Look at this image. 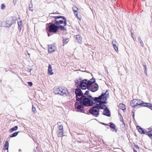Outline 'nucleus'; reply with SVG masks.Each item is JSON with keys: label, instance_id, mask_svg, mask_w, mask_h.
Returning <instances> with one entry per match:
<instances>
[{"label": "nucleus", "instance_id": "3", "mask_svg": "<svg viewBox=\"0 0 152 152\" xmlns=\"http://www.w3.org/2000/svg\"><path fill=\"white\" fill-rule=\"evenodd\" d=\"M109 96V93L108 92L107 90L104 93L102 92L100 95L98 97H93L91 99L89 106H91L96 103H97L99 106H100L103 108L101 109H104V107H106L105 104H106L107 102L106 100L107 97Z\"/></svg>", "mask_w": 152, "mask_h": 152}, {"label": "nucleus", "instance_id": "60", "mask_svg": "<svg viewBox=\"0 0 152 152\" xmlns=\"http://www.w3.org/2000/svg\"><path fill=\"white\" fill-rule=\"evenodd\" d=\"M151 145H152V142H151Z\"/></svg>", "mask_w": 152, "mask_h": 152}, {"label": "nucleus", "instance_id": "12", "mask_svg": "<svg viewBox=\"0 0 152 152\" xmlns=\"http://www.w3.org/2000/svg\"><path fill=\"white\" fill-rule=\"evenodd\" d=\"M136 106H140V107H142L143 105V101L139 99H134Z\"/></svg>", "mask_w": 152, "mask_h": 152}, {"label": "nucleus", "instance_id": "44", "mask_svg": "<svg viewBox=\"0 0 152 152\" xmlns=\"http://www.w3.org/2000/svg\"><path fill=\"white\" fill-rule=\"evenodd\" d=\"M18 25H22V21H21L19 22H18Z\"/></svg>", "mask_w": 152, "mask_h": 152}, {"label": "nucleus", "instance_id": "54", "mask_svg": "<svg viewBox=\"0 0 152 152\" xmlns=\"http://www.w3.org/2000/svg\"><path fill=\"white\" fill-rule=\"evenodd\" d=\"M19 152H20V151H22V150L21 149H19Z\"/></svg>", "mask_w": 152, "mask_h": 152}, {"label": "nucleus", "instance_id": "57", "mask_svg": "<svg viewBox=\"0 0 152 152\" xmlns=\"http://www.w3.org/2000/svg\"><path fill=\"white\" fill-rule=\"evenodd\" d=\"M118 114H119V115H120L121 116V113H118Z\"/></svg>", "mask_w": 152, "mask_h": 152}, {"label": "nucleus", "instance_id": "24", "mask_svg": "<svg viewBox=\"0 0 152 152\" xmlns=\"http://www.w3.org/2000/svg\"><path fill=\"white\" fill-rule=\"evenodd\" d=\"M119 106V107L123 111L126 110L125 105L123 104H120Z\"/></svg>", "mask_w": 152, "mask_h": 152}, {"label": "nucleus", "instance_id": "56", "mask_svg": "<svg viewBox=\"0 0 152 152\" xmlns=\"http://www.w3.org/2000/svg\"><path fill=\"white\" fill-rule=\"evenodd\" d=\"M133 40L135 41V38H134V37H133Z\"/></svg>", "mask_w": 152, "mask_h": 152}, {"label": "nucleus", "instance_id": "19", "mask_svg": "<svg viewBox=\"0 0 152 152\" xmlns=\"http://www.w3.org/2000/svg\"><path fill=\"white\" fill-rule=\"evenodd\" d=\"M9 146V144L8 141H6L5 142V144L4 145V148L3 149L4 150H7V151L8 152V148Z\"/></svg>", "mask_w": 152, "mask_h": 152}, {"label": "nucleus", "instance_id": "10", "mask_svg": "<svg viewBox=\"0 0 152 152\" xmlns=\"http://www.w3.org/2000/svg\"><path fill=\"white\" fill-rule=\"evenodd\" d=\"M82 78L80 77L78 79L75 80V85L77 88H81L82 89Z\"/></svg>", "mask_w": 152, "mask_h": 152}, {"label": "nucleus", "instance_id": "53", "mask_svg": "<svg viewBox=\"0 0 152 152\" xmlns=\"http://www.w3.org/2000/svg\"><path fill=\"white\" fill-rule=\"evenodd\" d=\"M148 137H149L151 140H152V135L151 136H150Z\"/></svg>", "mask_w": 152, "mask_h": 152}, {"label": "nucleus", "instance_id": "50", "mask_svg": "<svg viewBox=\"0 0 152 152\" xmlns=\"http://www.w3.org/2000/svg\"><path fill=\"white\" fill-rule=\"evenodd\" d=\"M32 70V69H28V71L30 72H31V71Z\"/></svg>", "mask_w": 152, "mask_h": 152}, {"label": "nucleus", "instance_id": "5", "mask_svg": "<svg viewBox=\"0 0 152 152\" xmlns=\"http://www.w3.org/2000/svg\"><path fill=\"white\" fill-rule=\"evenodd\" d=\"M96 82L95 79L93 77L89 80L87 79L82 80V90L88 89L90 84L94 83Z\"/></svg>", "mask_w": 152, "mask_h": 152}, {"label": "nucleus", "instance_id": "20", "mask_svg": "<svg viewBox=\"0 0 152 152\" xmlns=\"http://www.w3.org/2000/svg\"><path fill=\"white\" fill-rule=\"evenodd\" d=\"M57 125L58 126L59 130L58 131H64L63 126L61 124V123H58Z\"/></svg>", "mask_w": 152, "mask_h": 152}, {"label": "nucleus", "instance_id": "37", "mask_svg": "<svg viewBox=\"0 0 152 152\" xmlns=\"http://www.w3.org/2000/svg\"><path fill=\"white\" fill-rule=\"evenodd\" d=\"M120 121L122 122L123 123V124H124V122L123 121V118L121 115V116H120Z\"/></svg>", "mask_w": 152, "mask_h": 152}, {"label": "nucleus", "instance_id": "6", "mask_svg": "<svg viewBox=\"0 0 152 152\" xmlns=\"http://www.w3.org/2000/svg\"><path fill=\"white\" fill-rule=\"evenodd\" d=\"M16 20V17L13 16L8 18L5 22V26L7 27H10L15 23Z\"/></svg>", "mask_w": 152, "mask_h": 152}, {"label": "nucleus", "instance_id": "43", "mask_svg": "<svg viewBox=\"0 0 152 152\" xmlns=\"http://www.w3.org/2000/svg\"><path fill=\"white\" fill-rule=\"evenodd\" d=\"M22 25H18V28H19L20 31L21 30V28L22 27Z\"/></svg>", "mask_w": 152, "mask_h": 152}, {"label": "nucleus", "instance_id": "40", "mask_svg": "<svg viewBox=\"0 0 152 152\" xmlns=\"http://www.w3.org/2000/svg\"><path fill=\"white\" fill-rule=\"evenodd\" d=\"M116 43H117V42L115 40H113L112 42V45L113 44H116Z\"/></svg>", "mask_w": 152, "mask_h": 152}, {"label": "nucleus", "instance_id": "11", "mask_svg": "<svg viewBox=\"0 0 152 152\" xmlns=\"http://www.w3.org/2000/svg\"><path fill=\"white\" fill-rule=\"evenodd\" d=\"M104 110L102 113V114L108 117H110L111 116L110 111L107 107H106L105 108H104Z\"/></svg>", "mask_w": 152, "mask_h": 152}, {"label": "nucleus", "instance_id": "29", "mask_svg": "<svg viewBox=\"0 0 152 152\" xmlns=\"http://www.w3.org/2000/svg\"><path fill=\"white\" fill-rule=\"evenodd\" d=\"M69 39H64L63 40V45L64 46V45L66 44L69 42Z\"/></svg>", "mask_w": 152, "mask_h": 152}, {"label": "nucleus", "instance_id": "48", "mask_svg": "<svg viewBox=\"0 0 152 152\" xmlns=\"http://www.w3.org/2000/svg\"><path fill=\"white\" fill-rule=\"evenodd\" d=\"M101 124H102L103 125H106V126H108V124H105V123H102Z\"/></svg>", "mask_w": 152, "mask_h": 152}, {"label": "nucleus", "instance_id": "38", "mask_svg": "<svg viewBox=\"0 0 152 152\" xmlns=\"http://www.w3.org/2000/svg\"><path fill=\"white\" fill-rule=\"evenodd\" d=\"M135 110L134 109L132 110V117H133L134 118L135 114H134V111Z\"/></svg>", "mask_w": 152, "mask_h": 152}, {"label": "nucleus", "instance_id": "1", "mask_svg": "<svg viewBox=\"0 0 152 152\" xmlns=\"http://www.w3.org/2000/svg\"><path fill=\"white\" fill-rule=\"evenodd\" d=\"M81 89L79 88H73L71 89V91L75 95L76 100L75 104V109H77V111L84 113V107L89 106L92 96L89 94L88 90L86 91L83 93Z\"/></svg>", "mask_w": 152, "mask_h": 152}, {"label": "nucleus", "instance_id": "23", "mask_svg": "<svg viewBox=\"0 0 152 152\" xmlns=\"http://www.w3.org/2000/svg\"><path fill=\"white\" fill-rule=\"evenodd\" d=\"M64 131H58V137H62L63 136Z\"/></svg>", "mask_w": 152, "mask_h": 152}, {"label": "nucleus", "instance_id": "8", "mask_svg": "<svg viewBox=\"0 0 152 152\" xmlns=\"http://www.w3.org/2000/svg\"><path fill=\"white\" fill-rule=\"evenodd\" d=\"M60 95L66 96L68 94H69L70 92L66 88L63 87H60Z\"/></svg>", "mask_w": 152, "mask_h": 152}, {"label": "nucleus", "instance_id": "58", "mask_svg": "<svg viewBox=\"0 0 152 152\" xmlns=\"http://www.w3.org/2000/svg\"><path fill=\"white\" fill-rule=\"evenodd\" d=\"M28 55L29 56H30V53H28Z\"/></svg>", "mask_w": 152, "mask_h": 152}, {"label": "nucleus", "instance_id": "42", "mask_svg": "<svg viewBox=\"0 0 152 152\" xmlns=\"http://www.w3.org/2000/svg\"><path fill=\"white\" fill-rule=\"evenodd\" d=\"M144 72L145 73L146 75H147V68H145Z\"/></svg>", "mask_w": 152, "mask_h": 152}, {"label": "nucleus", "instance_id": "30", "mask_svg": "<svg viewBox=\"0 0 152 152\" xmlns=\"http://www.w3.org/2000/svg\"><path fill=\"white\" fill-rule=\"evenodd\" d=\"M147 135H148V136H151L152 135V128L148 132H147Z\"/></svg>", "mask_w": 152, "mask_h": 152}, {"label": "nucleus", "instance_id": "55", "mask_svg": "<svg viewBox=\"0 0 152 152\" xmlns=\"http://www.w3.org/2000/svg\"><path fill=\"white\" fill-rule=\"evenodd\" d=\"M50 36V35L49 33H48V37H49Z\"/></svg>", "mask_w": 152, "mask_h": 152}, {"label": "nucleus", "instance_id": "45", "mask_svg": "<svg viewBox=\"0 0 152 152\" xmlns=\"http://www.w3.org/2000/svg\"><path fill=\"white\" fill-rule=\"evenodd\" d=\"M17 1V0H13V3L14 4V5H15L16 4Z\"/></svg>", "mask_w": 152, "mask_h": 152}, {"label": "nucleus", "instance_id": "15", "mask_svg": "<svg viewBox=\"0 0 152 152\" xmlns=\"http://www.w3.org/2000/svg\"><path fill=\"white\" fill-rule=\"evenodd\" d=\"M146 107L149 108H152V104L149 102H145L143 101V105H142V107Z\"/></svg>", "mask_w": 152, "mask_h": 152}, {"label": "nucleus", "instance_id": "36", "mask_svg": "<svg viewBox=\"0 0 152 152\" xmlns=\"http://www.w3.org/2000/svg\"><path fill=\"white\" fill-rule=\"evenodd\" d=\"M5 7V6L4 4H1V10H4Z\"/></svg>", "mask_w": 152, "mask_h": 152}, {"label": "nucleus", "instance_id": "21", "mask_svg": "<svg viewBox=\"0 0 152 152\" xmlns=\"http://www.w3.org/2000/svg\"><path fill=\"white\" fill-rule=\"evenodd\" d=\"M18 129V126H15L14 127H12L9 130V132L10 133H12L13 132V131H15L17 130Z\"/></svg>", "mask_w": 152, "mask_h": 152}, {"label": "nucleus", "instance_id": "27", "mask_svg": "<svg viewBox=\"0 0 152 152\" xmlns=\"http://www.w3.org/2000/svg\"><path fill=\"white\" fill-rule=\"evenodd\" d=\"M135 101L134 99L132 100H131L130 102V104L131 106L132 107H136L135 104L134 103Z\"/></svg>", "mask_w": 152, "mask_h": 152}, {"label": "nucleus", "instance_id": "52", "mask_svg": "<svg viewBox=\"0 0 152 152\" xmlns=\"http://www.w3.org/2000/svg\"><path fill=\"white\" fill-rule=\"evenodd\" d=\"M33 152H36V150L35 149H33Z\"/></svg>", "mask_w": 152, "mask_h": 152}, {"label": "nucleus", "instance_id": "4", "mask_svg": "<svg viewBox=\"0 0 152 152\" xmlns=\"http://www.w3.org/2000/svg\"><path fill=\"white\" fill-rule=\"evenodd\" d=\"M94 104V106L89 109V112L93 116L97 117L99 114L100 109H101L103 107L100 106H99L97 103H96Z\"/></svg>", "mask_w": 152, "mask_h": 152}, {"label": "nucleus", "instance_id": "2", "mask_svg": "<svg viewBox=\"0 0 152 152\" xmlns=\"http://www.w3.org/2000/svg\"><path fill=\"white\" fill-rule=\"evenodd\" d=\"M50 16L55 18H53L52 21L49 23L50 25L49 26L48 31L56 33L58 29L63 31L66 30L65 27L67 25V20L64 16L60 15Z\"/></svg>", "mask_w": 152, "mask_h": 152}, {"label": "nucleus", "instance_id": "59", "mask_svg": "<svg viewBox=\"0 0 152 152\" xmlns=\"http://www.w3.org/2000/svg\"><path fill=\"white\" fill-rule=\"evenodd\" d=\"M148 129H150V128H149Z\"/></svg>", "mask_w": 152, "mask_h": 152}, {"label": "nucleus", "instance_id": "46", "mask_svg": "<svg viewBox=\"0 0 152 152\" xmlns=\"http://www.w3.org/2000/svg\"><path fill=\"white\" fill-rule=\"evenodd\" d=\"M142 65L145 68H147V66L145 63H143L142 64Z\"/></svg>", "mask_w": 152, "mask_h": 152}, {"label": "nucleus", "instance_id": "35", "mask_svg": "<svg viewBox=\"0 0 152 152\" xmlns=\"http://www.w3.org/2000/svg\"><path fill=\"white\" fill-rule=\"evenodd\" d=\"M32 111L34 113H35L37 111H36V108L32 105Z\"/></svg>", "mask_w": 152, "mask_h": 152}, {"label": "nucleus", "instance_id": "49", "mask_svg": "<svg viewBox=\"0 0 152 152\" xmlns=\"http://www.w3.org/2000/svg\"><path fill=\"white\" fill-rule=\"evenodd\" d=\"M133 150L134 151V152H137V151L134 148H133Z\"/></svg>", "mask_w": 152, "mask_h": 152}, {"label": "nucleus", "instance_id": "31", "mask_svg": "<svg viewBox=\"0 0 152 152\" xmlns=\"http://www.w3.org/2000/svg\"><path fill=\"white\" fill-rule=\"evenodd\" d=\"M31 3L29 4V10L32 11H33L34 10L33 8L32 7L33 5L32 4H31Z\"/></svg>", "mask_w": 152, "mask_h": 152}, {"label": "nucleus", "instance_id": "22", "mask_svg": "<svg viewBox=\"0 0 152 152\" xmlns=\"http://www.w3.org/2000/svg\"><path fill=\"white\" fill-rule=\"evenodd\" d=\"M54 14V13H50L49 14V17H48V18L49 17V18L48 19V21L49 22H51V21H52V19H53V18H55L54 17H51L50 16H54L53 15Z\"/></svg>", "mask_w": 152, "mask_h": 152}, {"label": "nucleus", "instance_id": "33", "mask_svg": "<svg viewBox=\"0 0 152 152\" xmlns=\"http://www.w3.org/2000/svg\"><path fill=\"white\" fill-rule=\"evenodd\" d=\"M113 47L114 48L116 52H118V47L116 46V44H113Z\"/></svg>", "mask_w": 152, "mask_h": 152}, {"label": "nucleus", "instance_id": "9", "mask_svg": "<svg viewBox=\"0 0 152 152\" xmlns=\"http://www.w3.org/2000/svg\"><path fill=\"white\" fill-rule=\"evenodd\" d=\"M56 44L53 43L51 45H48V53H51L56 51Z\"/></svg>", "mask_w": 152, "mask_h": 152}, {"label": "nucleus", "instance_id": "25", "mask_svg": "<svg viewBox=\"0 0 152 152\" xmlns=\"http://www.w3.org/2000/svg\"><path fill=\"white\" fill-rule=\"evenodd\" d=\"M19 133V132H15L14 133H13L10 136V137L12 138L13 137H15L18 134V133Z\"/></svg>", "mask_w": 152, "mask_h": 152}, {"label": "nucleus", "instance_id": "51", "mask_svg": "<svg viewBox=\"0 0 152 152\" xmlns=\"http://www.w3.org/2000/svg\"><path fill=\"white\" fill-rule=\"evenodd\" d=\"M131 34L132 37V38H133V37H133V35H134V34H133V33H131Z\"/></svg>", "mask_w": 152, "mask_h": 152}, {"label": "nucleus", "instance_id": "13", "mask_svg": "<svg viewBox=\"0 0 152 152\" xmlns=\"http://www.w3.org/2000/svg\"><path fill=\"white\" fill-rule=\"evenodd\" d=\"M137 129L140 134H145L147 133L146 131H145L144 129H143L140 126H137Z\"/></svg>", "mask_w": 152, "mask_h": 152}, {"label": "nucleus", "instance_id": "16", "mask_svg": "<svg viewBox=\"0 0 152 152\" xmlns=\"http://www.w3.org/2000/svg\"><path fill=\"white\" fill-rule=\"evenodd\" d=\"M60 87L58 88L55 87L53 89L54 92L56 94L60 95Z\"/></svg>", "mask_w": 152, "mask_h": 152}, {"label": "nucleus", "instance_id": "41", "mask_svg": "<svg viewBox=\"0 0 152 152\" xmlns=\"http://www.w3.org/2000/svg\"><path fill=\"white\" fill-rule=\"evenodd\" d=\"M134 147L137 149H139V146L136 144H135L134 143Z\"/></svg>", "mask_w": 152, "mask_h": 152}, {"label": "nucleus", "instance_id": "47", "mask_svg": "<svg viewBox=\"0 0 152 152\" xmlns=\"http://www.w3.org/2000/svg\"><path fill=\"white\" fill-rule=\"evenodd\" d=\"M47 25L48 26V23L46 24V32L48 33V26H47Z\"/></svg>", "mask_w": 152, "mask_h": 152}, {"label": "nucleus", "instance_id": "39", "mask_svg": "<svg viewBox=\"0 0 152 152\" xmlns=\"http://www.w3.org/2000/svg\"><path fill=\"white\" fill-rule=\"evenodd\" d=\"M27 83H28V86H32V85H33V83L31 82H28Z\"/></svg>", "mask_w": 152, "mask_h": 152}, {"label": "nucleus", "instance_id": "26", "mask_svg": "<svg viewBox=\"0 0 152 152\" xmlns=\"http://www.w3.org/2000/svg\"><path fill=\"white\" fill-rule=\"evenodd\" d=\"M138 39L140 45L142 46V47H143L144 46V44L141 37H138Z\"/></svg>", "mask_w": 152, "mask_h": 152}, {"label": "nucleus", "instance_id": "7", "mask_svg": "<svg viewBox=\"0 0 152 152\" xmlns=\"http://www.w3.org/2000/svg\"><path fill=\"white\" fill-rule=\"evenodd\" d=\"M98 88V85L95 82L90 85L87 90H88V91H90L92 92H94L97 91Z\"/></svg>", "mask_w": 152, "mask_h": 152}, {"label": "nucleus", "instance_id": "34", "mask_svg": "<svg viewBox=\"0 0 152 152\" xmlns=\"http://www.w3.org/2000/svg\"><path fill=\"white\" fill-rule=\"evenodd\" d=\"M76 17L79 19L80 20L81 19V16L80 15H78V12H76V13H75Z\"/></svg>", "mask_w": 152, "mask_h": 152}, {"label": "nucleus", "instance_id": "28", "mask_svg": "<svg viewBox=\"0 0 152 152\" xmlns=\"http://www.w3.org/2000/svg\"><path fill=\"white\" fill-rule=\"evenodd\" d=\"M121 129L122 131L124 132L126 129V127H125V124L124 123V124L123 123V124L121 125Z\"/></svg>", "mask_w": 152, "mask_h": 152}, {"label": "nucleus", "instance_id": "32", "mask_svg": "<svg viewBox=\"0 0 152 152\" xmlns=\"http://www.w3.org/2000/svg\"><path fill=\"white\" fill-rule=\"evenodd\" d=\"M74 12V13H76V12H78L77 10L78 9L76 7H74L72 8Z\"/></svg>", "mask_w": 152, "mask_h": 152}, {"label": "nucleus", "instance_id": "14", "mask_svg": "<svg viewBox=\"0 0 152 152\" xmlns=\"http://www.w3.org/2000/svg\"><path fill=\"white\" fill-rule=\"evenodd\" d=\"M76 41L80 44L82 43V38L81 35L80 34H77L76 36Z\"/></svg>", "mask_w": 152, "mask_h": 152}, {"label": "nucleus", "instance_id": "17", "mask_svg": "<svg viewBox=\"0 0 152 152\" xmlns=\"http://www.w3.org/2000/svg\"><path fill=\"white\" fill-rule=\"evenodd\" d=\"M109 125H108V126H109L110 128L111 129H114V131H115L116 132L117 131V129L115 128L116 126L113 123L110 122L109 123Z\"/></svg>", "mask_w": 152, "mask_h": 152}, {"label": "nucleus", "instance_id": "18", "mask_svg": "<svg viewBox=\"0 0 152 152\" xmlns=\"http://www.w3.org/2000/svg\"><path fill=\"white\" fill-rule=\"evenodd\" d=\"M48 74L50 75H52L54 74V73L52 72V69L51 66L50 64H49L48 66Z\"/></svg>", "mask_w": 152, "mask_h": 152}]
</instances>
